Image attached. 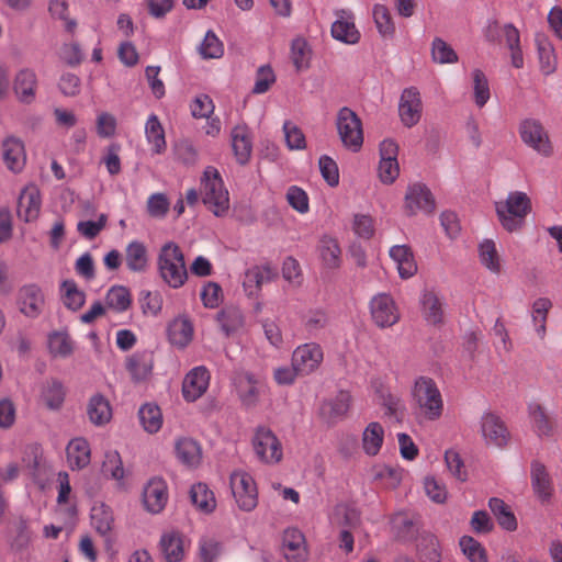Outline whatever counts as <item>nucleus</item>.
Here are the masks:
<instances>
[{
    "instance_id": "4468645a",
    "label": "nucleus",
    "mask_w": 562,
    "mask_h": 562,
    "mask_svg": "<svg viewBox=\"0 0 562 562\" xmlns=\"http://www.w3.org/2000/svg\"><path fill=\"white\" fill-rule=\"evenodd\" d=\"M481 432L485 443L488 446L503 447L509 438V432L504 422L499 416L490 412L481 417Z\"/></svg>"
},
{
    "instance_id": "774afa93",
    "label": "nucleus",
    "mask_w": 562,
    "mask_h": 562,
    "mask_svg": "<svg viewBox=\"0 0 562 562\" xmlns=\"http://www.w3.org/2000/svg\"><path fill=\"white\" fill-rule=\"evenodd\" d=\"M283 131L289 149L300 150L305 148V136L296 125L291 122H285L283 125Z\"/></svg>"
},
{
    "instance_id": "e433bc0d",
    "label": "nucleus",
    "mask_w": 562,
    "mask_h": 562,
    "mask_svg": "<svg viewBox=\"0 0 562 562\" xmlns=\"http://www.w3.org/2000/svg\"><path fill=\"white\" fill-rule=\"evenodd\" d=\"M318 252L327 269H336L340 266L341 250L335 238L323 236L318 244Z\"/></svg>"
},
{
    "instance_id": "680f3d73",
    "label": "nucleus",
    "mask_w": 562,
    "mask_h": 562,
    "mask_svg": "<svg viewBox=\"0 0 562 562\" xmlns=\"http://www.w3.org/2000/svg\"><path fill=\"white\" fill-rule=\"evenodd\" d=\"M432 59L439 64H453L458 61V55L453 48L441 38H435L431 47Z\"/></svg>"
},
{
    "instance_id": "4be33fe9",
    "label": "nucleus",
    "mask_w": 562,
    "mask_h": 562,
    "mask_svg": "<svg viewBox=\"0 0 562 562\" xmlns=\"http://www.w3.org/2000/svg\"><path fill=\"white\" fill-rule=\"evenodd\" d=\"M167 485L161 479H151L144 488L143 501L146 509L157 514L161 512L167 503Z\"/></svg>"
},
{
    "instance_id": "4c0bfd02",
    "label": "nucleus",
    "mask_w": 562,
    "mask_h": 562,
    "mask_svg": "<svg viewBox=\"0 0 562 562\" xmlns=\"http://www.w3.org/2000/svg\"><path fill=\"white\" fill-rule=\"evenodd\" d=\"M193 327L187 318H176L168 326L169 341L179 347H186L192 339Z\"/></svg>"
},
{
    "instance_id": "e2e57ef3",
    "label": "nucleus",
    "mask_w": 562,
    "mask_h": 562,
    "mask_svg": "<svg viewBox=\"0 0 562 562\" xmlns=\"http://www.w3.org/2000/svg\"><path fill=\"white\" fill-rule=\"evenodd\" d=\"M48 10L53 18L59 19L64 22L65 30L67 32H75L77 22L68 16V3L66 0H52L49 2Z\"/></svg>"
},
{
    "instance_id": "39448f33",
    "label": "nucleus",
    "mask_w": 562,
    "mask_h": 562,
    "mask_svg": "<svg viewBox=\"0 0 562 562\" xmlns=\"http://www.w3.org/2000/svg\"><path fill=\"white\" fill-rule=\"evenodd\" d=\"M336 125L345 147L358 151L363 143L362 123L359 116L349 108H342L337 114Z\"/></svg>"
},
{
    "instance_id": "a211bd4d",
    "label": "nucleus",
    "mask_w": 562,
    "mask_h": 562,
    "mask_svg": "<svg viewBox=\"0 0 562 562\" xmlns=\"http://www.w3.org/2000/svg\"><path fill=\"white\" fill-rule=\"evenodd\" d=\"M335 14L337 19L331 24V36L345 44H357L360 40V32L355 25L352 13L346 10H337Z\"/></svg>"
},
{
    "instance_id": "7ed1b4c3",
    "label": "nucleus",
    "mask_w": 562,
    "mask_h": 562,
    "mask_svg": "<svg viewBox=\"0 0 562 562\" xmlns=\"http://www.w3.org/2000/svg\"><path fill=\"white\" fill-rule=\"evenodd\" d=\"M495 207L502 226L508 232H516L522 227L525 217L531 210V202L526 193L515 191L505 201L496 202Z\"/></svg>"
},
{
    "instance_id": "ddd939ff",
    "label": "nucleus",
    "mask_w": 562,
    "mask_h": 562,
    "mask_svg": "<svg viewBox=\"0 0 562 562\" xmlns=\"http://www.w3.org/2000/svg\"><path fill=\"white\" fill-rule=\"evenodd\" d=\"M210 372L201 366L190 370L182 382V395L187 402H195L207 390L210 384Z\"/></svg>"
},
{
    "instance_id": "58836bf2",
    "label": "nucleus",
    "mask_w": 562,
    "mask_h": 562,
    "mask_svg": "<svg viewBox=\"0 0 562 562\" xmlns=\"http://www.w3.org/2000/svg\"><path fill=\"white\" fill-rule=\"evenodd\" d=\"M417 554L423 562H440L441 550L436 536L422 533L417 542Z\"/></svg>"
},
{
    "instance_id": "423d86ee",
    "label": "nucleus",
    "mask_w": 562,
    "mask_h": 562,
    "mask_svg": "<svg viewBox=\"0 0 562 562\" xmlns=\"http://www.w3.org/2000/svg\"><path fill=\"white\" fill-rule=\"evenodd\" d=\"M252 447L258 459L267 464H276L282 460L283 450L274 432L265 426H259L252 437Z\"/></svg>"
},
{
    "instance_id": "13d9d810",
    "label": "nucleus",
    "mask_w": 562,
    "mask_h": 562,
    "mask_svg": "<svg viewBox=\"0 0 562 562\" xmlns=\"http://www.w3.org/2000/svg\"><path fill=\"white\" fill-rule=\"evenodd\" d=\"M222 330L228 336L244 325V316L237 308L222 311L217 315Z\"/></svg>"
},
{
    "instance_id": "cd10ccee",
    "label": "nucleus",
    "mask_w": 562,
    "mask_h": 562,
    "mask_svg": "<svg viewBox=\"0 0 562 562\" xmlns=\"http://www.w3.org/2000/svg\"><path fill=\"white\" fill-rule=\"evenodd\" d=\"M154 359L150 352H140L130 356L126 360V368L136 382L146 380L153 370Z\"/></svg>"
},
{
    "instance_id": "603ef678",
    "label": "nucleus",
    "mask_w": 562,
    "mask_h": 562,
    "mask_svg": "<svg viewBox=\"0 0 562 562\" xmlns=\"http://www.w3.org/2000/svg\"><path fill=\"white\" fill-rule=\"evenodd\" d=\"M130 291L125 286H112L105 295L106 307L116 312H124L131 306Z\"/></svg>"
},
{
    "instance_id": "5fc2aeb1",
    "label": "nucleus",
    "mask_w": 562,
    "mask_h": 562,
    "mask_svg": "<svg viewBox=\"0 0 562 562\" xmlns=\"http://www.w3.org/2000/svg\"><path fill=\"white\" fill-rule=\"evenodd\" d=\"M48 348L54 357L66 358L72 353L74 345L67 333L56 331L49 335Z\"/></svg>"
},
{
    "instance_id": "0e129e2a",
    "label": "nucleus",
    "mask_w": 562,
    "mask_h": 562,
    "mask_svg": "<svg viewBox=\"0 0 562 562\" xmlns=\"http://www.w3.org/2000/svg\"><path fill=\"white\" fill-rule=\"evenodd\" d=\"M224 53V47L220 38L213 31H207L200 46V54L203 58H220Z\"/></svg>"
},
{
    "instance_id": "49530a36",
    "label": "nucleus",
    "mask_w": 562,
    "mask_h": 562,
    "mask_svg": "<svg viewBox=\"0 0 562 562\" xmlns=\"http://www.w3.org/2000/svg\"><path fill=\"white\" fill-rule=\"evenodd\" d=\"M481 263L492 273L498 274L502 270V261L496 245L491 239H485L479 246Z\"/></svg>"
},
{
    "instance_id": "09e8293b",
    "label": "nucleus",
    "mask_w": 562,
    "mask_h": 562,
    "mask_svg": "<svg viewBox=\"0 0 562 562\" xmlns=\"http://www.w3.org/2000/svg\"><path fill=\"white\" fill-rule=\"evenodd\" d=\"M64 305L71 310L78 311L81 308L86 301V294L79 290L74 280H65L60 286Z\"/></svg>"
},
{
    "instance_id": "0eeeda50",
    "label": "nucleus",
    "mask_w": 562,
    "mask_h": 562,
    "mask_svg": "<svg viewBox=\"0 0 562 562\" xmlns=\"http://www.w3.org/2000/svg\"><path fill=\"white\" fill-rule=\"evenodd\" d=\"M519 135L524 144L536 150L538 154L549 157L553 147L549 134L542 123L536 119H525L519 124Z\"/></svg>"
},
{
    "instance_id": "c756f323",
    "label": "nucleus",
    "mask_w": 562,
    "mask_h": 562,
    "mask_svg": "<svg viewBox=\"0 0 562 562\" xmlns=\"http://www.w3.org/2000/svg\"><path fill=\"white\" fill-rule=\"evenodd\" d=\"M89 420L95 426H102L111 420L112 409L109 401L100 395H93L87 405Z\"/></svg>"
},
{
    "instance_id": "aec40b11",
    "label": "nucleus",
    "mask_w": 562,
    "mask_h": 562,
    "mask_svg": "<svg viewBox=\"0 0 562 562\" xmlns=\"http://www.w3.org/2000/svg\"><path fill=\"white\" fill-rule=\"evenodd\" d=\"M37 88V77L33 69H20L13 80V91L16 99L25 104L35 100Z\"/></svg>"
},
{
    "instance_id": "ea45409f",
    "label": "nucleus",
    "mask_w": 562,
    "mask_h": 562,
    "mask_svg": "<svg viewBox=\"0 0 562 562\" xmlns=\"http://www.w3.org/2000/svg\"><path fill=\"white\" fill-rule=\"evenodd\" d=\"M192 504L204 514L212 513L216 507L213 492L204 483H196L190 490Z\"/></svg>"
},
{
    "instance_id": "de8ad7c7",
    "label": "nucleus",
    "mask_w": 562,
    "mask_h": 562,
    "mask_svg": "<svg viewBox=\"0 0 562 562\" xmlns=\"http://www.w3.org/2000/svg\"><path fill=\"white\" fill-rule=\"evenodd\" d=\"M350 406V395L347 392H340L334 400L325 402L321 412L322 415L330 420L344 417Z\"/></svg>"
},
{
    "instance_id": "20e7f679",
    "label": "nucleus",
    "mask_w": 562,
    "mask_h": 562,
    "mask_svg": "<svg viewBox=\"0 0 562 562\" xmlns=\"http://www.w3.org/2000/svg\"><path fill=\"white\" fill-rule=\"evenodd\" d=\"M158 267L161 278L169 286L178 289L187 281L183 254L175 243H168L161 248Z\"/></svg>"
},
{
    "instance_id": "72a5a7b5",
    "label": "nucleus",
    "mask_w": 562,
    "mask_h": 562,
    "mask_svg": "<svg viewBox=\"0 0 562 562\" xmlns=\"http://www.w3.org/2000/svg\"><path fill=\"white\" fill-rule=\"evenodd\" d=\"M552 301L549 297H538L531 306V321L540 339L547 334V318L549 311L552 308Z\"/></svg>"
},
{
    "instance_id": "f3484780",
    "label": "nucleus",
    "mask_w": 562,
    "mask_h": 562,
    "mask_svg": "<svg viewBox=\"0 0 562 562\" xmlns=\"http://www.w3.org/2000/svg\"><path fill=\"white\" fill-rule=\"evenodd\" d=\"M282 553L288 562H305L307 548L304 535L295 528H288L282 537Z\"/></svg>"
},
{
    "instance_id": "5701e85b",
    "label": "nucleus",
    "mask_w": 562,
    "mask_h": 562,
    "mask_svg": "<svg viewBox=\"0 0 562 562\" xmlns=\"http://www.w3.org/2000/svg\"><path fill=\"white\" fill-rule=\"evenodd\" d=\"M238 396L246 407L256 405L262 390V383L249 372L240 373L236 379Z\"/></svg>"
},
{
    "instance_id": "f8f14e48",
    "label": "nucleus",
    "mask_w": 562,
    "mask_h": 562,
    "mask_svg": "<svg viewBox=\"0 0 562 562\" xmlns=\"http://www.w3.org/2000/svg\"><path fill=\"white\" fill-rule=\"evenodd\" d=\"M434 210V196L425 184L414 183L408 187L405 194V211L408 215L417 212L432 213Z\"/></svg>"
},
{
    "instance_id": "69168bd1",
    "label": "nucleus",
    "mask_w": 562,
    "mask_h": 562,
    "mask_svg": "<svg viewBox=\"0 0 562 562\" xmlns=\"http://www.w3.org/2000/svg\"><path fill=\"white\" fill-rule=\"evenodd\" d=\"M319 170L324 180L330 187H336L339 183L338 166L333 158L323 155L318 160Z\"/></svg>"
},
{
    "instance_id": "2eb2a0df",
    "label": "nucleus",
    "mask_w": 562,
    "mask_h": 562,
    "mask_svg": "<svg viewBox=\"0 0 562 562\" xmlns=\"http://www.w3.org/2000/svg\"><path fill=\"white\" fill-rule=\"evenodd\" d=\"M41 192L33 184H27L20 193L18 201V217L26 223L35 221L41 212Z\"/></svg>"
},
{
    "instance_id": "a18cd8bd",
    "label": "nucleus",
    "mask_w": 562,
    "mask_h": 562,
    "mask_svg": "<svg viewBox=\"0 0 562 562\" xmlns=\"http://www.w3.org/2000/svg\"><path fill=\"white\" fill-rule=\"evenodd\" d=\"M160 549L168 562H179L184 554L182 539L178 532L173 531L161 537Z\"/></svg>"
},
{
    "instance_id": "4d7b16f0",
    "label": "nucleus",
    "mask_w": 562,
    "mask_h": 562,
    "mask_svg": "<svg viewBox=\"0 0 562 562\" xmlns=\"http://www.w3.org/2000/svg\"><path fill=\"white\" fill-rule=\"evenodd\" d=\"M373 20L380 35L383 37L393 36L395 26L392 21L390 11L385 5L375 4L373 7Z\"/></svg>"
},
{
    "instance_id": "9d476101",
    "label": "nucleus",
    "mask_w": 562,
    "mask_h": 562,
    "mask_svg": "<svg viewBox=\"0 0 562 562\" xmlns=\"http://www.w3.org/2000/svg\"><path fill=\"white\" fill-rule=\"evenodd\" d=\"M324 358L322 347L316 342H307L296 347L292 353V366L301 375L314 372Z\"/></svg>"
},
{
    "instance_id": "6e6552de",
    "label": "nucleus",
    "mask_w": 562,
    "mask_h": 562,
    "mask_svg": "<svg viewBox=\"0 0 562 562\" xmlns=\"http://www.w3.org/2000/svg\"><path fill=\"white\" fill-rule=\"evenodd\" d=\"M232 493L239 509L251 512L258 504V491L252 476L237 471L231 475Z\"/></svg>"
},
{
    "instance_id": "a878e982",
    "label": "nucleus",
    "mask_w": 562,
    "mask_h": 562,
    "mask_svg": "<svg viewBox=\"0 0 562 562\" xmlns=\"http://www.w3.org/2000/svg\"><path fill=\"white\" fill-rule=\"evenodd\" d=\"M530 476L533 492L538 498L542 502L549 501L552 495L553 487L550 475L544 465L538 461H533L531 463Z\"/></svg>"
},
{
    "instance_id": "b1692460",
    "label": "nucleus",
    "mask_w": 562,
    "mask_h": 562,
    "mask_svg": "<svg viewBox=\"0 0 562 562\" xmlns=\"http://www.w3.org/2000/svg\"><path fill=\"white\" fill-rule=\"evenodd\" d=\"M423 317L428 324L439 325L443 321V303L441 297L434 290H424L420 299Z\"/></svg>"
},
{
    "instance_id": "bf43d9fd",
    "label": "nucleus",
    "mask_w": 562,
    "mask_h": 562,
    "mask_svg": "<svg viewBox=\"0 0 562 562\" xmlns=\"http://www.w3.org/2000/svg\"><path fill=\"white\" fill-rule=\"evenodd\" d=\"M473 77V91L474 102L479 108H483L490 100V87L486 76L480 69H474Z\"/></svg>"
},
{
    "instance_id": "dca6fc26",
    "label": "nucleus",
    "mask_w": 562,
    "mask_h": 562,
    "mask_svg": "<svg viewBox=\"0 0 562 562\" xmlns=\"http://www.w3.org/2000/svg\"><path fill=\"white\" fill-rule=\"evenodd\" d=\"M44 302V294L36 284H26L19 290V310L29 318H36L41 315Z\"/></svg>"
},
{
    "instance_id": "2f4dec72",
    "label": "nucleus",
    "mask_w": 562,
    "mask_h": 562,
    "mask_svg": "<svg viewBox=\"0 0 562 562\" xmlns=\"http://www.w3.org/2000/svg\"><path fill=\"white\" fill-rule=\"evenodd\" d=\"M232 147L237 161L241 165L248 162L251 155V142L245 126H236L232 131Z\"/></svg>"
},
{
    "instance_id": "1a4fd4ad",
    "label": "nucleus",
    "mask_w": 562,
    "mask_h": 562,
    "mask_svg": "<svg viewBox=\"0 0 562 562\" xmlns=\"http://www.w3.org/2000/svg\"><path fill=\"white\" fill-rule=\"evenodd\" d=\"M370 312L373 322L381 328L391 327L400 319L398 307L387 293H379L372 297Z\"/></svg>"
},
{
    "instance_id": "f03ea898",
    "label": "nucleus",
    "mask_w": 562,
    "mask_h": 562,
    "mask_svg": "<svg viewBox=\"0 0 562 562\" xmlns=\"http://www.w3.org/2000/svg\"><path fill=\"white\" fill-rule=\"evenodd\" d=\"M201 194L203 203L215 216H223L229 209V194L223 179L215 167L204 169L201 178Z\"/></svg>"
},
{
    "instance_id": "bb28decb",
    "label": "nucleus",
    "mask_w": 562,
    "mask_h": 562,
    "mask_svg": "<svg viewBox=\"0 0 562 562\" xmlns=\"http://www.w3.org/2000/svg\"><path fill=\"white\" fill-rule=\"evenodd\" d=\"M390 257L397 266L398 274L408 279L417 272V265L411 248L406 245H395L390 249Z\"/></svg>"
},
{
    "instance_id": "393cba45",
    "label": "nucleus",
    "mask_w": 562,
    "mask_h": 562,
    "mask_svg": "<svg viewBox=\"0 0 562 562\" xmlns=\"http://www.w3.org/2000/svg\"><path fill=\"white\" fill-rule=\"evenodd\" d=\"M277 277L278 273L271 266H255L246 271L243 284L248 295H255L265 283L273 281Z\"/></svg>"
},
{
    "instance_id": "f704fd0d",
    "label": "nucleus",
    "mask_w": 562,
    "mask_h": 562,
    "mask_svg": "<svg viewBox=\"0 0 562 562\" xmlns=\"http://www.w3.org/2000/svg\"><path fill=\"white\" fill-rule=\"evenodd\" d=\"M91 525L102 537H108L113 529L114 517L111 508L104 504H97L91 508Z\"/></svg>"
},
{
    "instance_id": "f257e3e1",
    "label": "nucleus",
    "mask_w": 562,
    "mask_h": 562,
    "mask_svg": "<svg viewBox=\"0 0 562 562\" xmlns=\"http://www.w3.org/2000/svg\"><path fill=\"white\" fill-rule=\"evenodd\" d=\"M412 408L419 420H438L443 412V400L436 382L428 376L415 379L412 390Z\"/></svg>"
},
{
    "instance_id": "9b49d317",
    "label": "nucleus",
    "mask_w": 562,
    "mask_h": 562,
    "mask_svg": "<svg viewBox=\"0 0 562 562\" xmlns=\"http://www.w3.org/2000/svg\"><path fill=\"white\" fill-rule=\"evenodd\" d=\"M423 112V103L418 89L416 87L405 88L398 102V115L401 122L406 127L415 126Z\"/></svg>"
},
{
    "instance_id": "7c9ffc66",
    "label": "nucleus",
    "mask_w": 562,
    "mask_h": 562,
    "mask_svg": "<svg viewBox=\"0 0 562 562\" xmlns=\"http://www.w3.org/2000/svg\"><path fill=\"white\" fill-rule=\"evenodd\" d=\"M67 459L71 469H82L90 463V447L86 439L75 438L67 446Z\"/></svg>"
},
{
    "instance_id": "6ab92c4d",
    "label": "nucleus",
    "mask_w": 562,
    "mask_h": 562,
    "mask_svg": "<svg viewBox=\"0 0 562 562\" xmlns=\"http://www.w3.org/2000/svg\"><path fill=\"white\" fill-rule=\"evenodd\" d=\"M528 417L531 429L539 438H549L554 435L557 423L541 404L537 402L529 403Z\"/></svg>"
},
{
    "instance_id": "c85d7f7f",
    "label": "nucleus",
    "mask_w": 562,
    "mask_h": 562,
    "mask_svg": "<svg viewBox=\"0 0 562 562\" xmlns=\"http://www.w3.org/2000/svg\"><path fill=\"white\" fill-rule=\"evenodd\" d=\"M178 460L188 467H196L202 458L200 445L192 438L183 437L176 441Z\"/></svg>"
},
{
    "instance_id": "c9c22d12",
    "label": "nucleus",
    "mask_w": 562,
    "mask_h": 562,
    "mask_svg": "<svg viewBox=\"0 0 562 562\" xmlns=\"http://www.w3.org/2000/svg\"><path fill=\"white\" fill-rule=\"evenodd\" d=\"M125 262L133 272H144L148 266L147 250L143 243L134 240L125 249Z\"/></svg>"
},
{
    "instance_id": "412c9836",
    "label": "nucleus",
    "mask_w": 562,
    "mask_h": 562,
    "mask_svg": "<svg viewBox=\"0 0 562 562\" xmlns=\"http://www.w3.org/2000/svg\"><path fill=\"white\" fill-rule=\"evenodd\" d=\"M2 157L9 170L20 172L26 162L23 142L14 136H8L2 142Z\"/></svg>"
},
{
    "instance_id": "473e14b6",
    "label": "nucleus",
    "mask_w": 562,
    "mask_h": 562,
    "mask_svg": "<svg viewBox=\"0 0 562 562\" xmlns=\"http://www.w3.org/2000/svg\"><path fill=\"white\" fill-rule=\"evenodd\" d=\"M536 44L541 72L546 76L553 74L557 69V57L552 44L543 34H537Z\"/></svg>"
},
{
    "instance_id": "338daca9",
    "label": "nucleus",
    "mask_w": 562,
    "mask_h": 562,
    "mask_svg": "<svg viewBox=\"0 0 562 562\" xmlns=\"http://www.w3.org/2000/svg\"><path fill=\"white\" fill-rule=\"evenodd\" d=\"M328 324L327 314L322 310L310 311L304 318V328L311 335H316Z\"/></svg>"
},
{
    "instance_id": "c03bdc74",
    "label": "nucleus",
    "mask_w": 562,
    "mask_h": 562,
    "mask_svg": "<svg viewBox=\"0 0 562 562\" xmlns=\"http://www.w3.org/2000/svg\"><path fill=\"white\" fill-rule=\"evenodd\" d=\"M503 38L505 45L510 50L512 65L515 68H521L524 66V57L520 48V35L518 30L513 24L504 25Z\"/></svg>"
},
{
    "instance_id": "8fccbe9b",
    "label": "nucleus",
    "mask_w": 562,
    "mask_h": 562,
    "mask_svg": "<svg viewBox=\"0 0 562 562\" xmlns=\"http://www.w3.org/2000/svg\"><path fill=\"white\" fill-rule=\"evenodd\" d=\"M138 416L144 429L150 434L157 432L162 425L160 408L155 404H145L138 411Z\"/></svg>"
},
{
    "instance_id": "3c124183",
    "label": "nucleus",
    "mask_w": 562,
    "mask_h": 562,
    "mask_svg": "<svg viewBox=\"0 0 562 562\" xmlns=\"http://www.w3.org/2000/svg\"><path fill=\"white\" fill-rule=\"evenodd\" d=\"M41 398L49 409H58L65 400V390L59 381L47 382L42 390Z\"/></svg>"
},
{
    "instance_id": "a19ab883",
    "label": "nucleus",
    "mask_w": 562,
    "mask_h": 562,
    "mask_svg": "<svg viewBox=\"0 0 562 562\" xmlns=\"http://www.w3.org/2000/svg\"><path fill=\"white\" fill-rule=\"evenodd\" d=\"M384 430L381 424L370 423L362 434V448L366 454L376 456L382 447Z\"/></svg>"
},
{
    "instance_id": "052dcab7",
    "label": "nucleus",
    "mask_w": 562,
    "mask_h": 562,
    "mask_svg": "<svg viewBox=\"0 0 562 562\" xmlns=\"http://www.w3.org/2000/svg\"><path fill=\"white\" fill-rule=\"evenodd\" d=\"M392 528L395 536L404 541L412 539L415 535L413 519L403 513H398L392 518Z\"/></svg>"
},
{
    "instance_id": "6e6d98bb",
    "label": "nucleus",
    "mask_w": 562,
    "mask_h": 562,
    "mask_svg": "<svg viewBox=\"0 0 562 562\" xmlns=\"http://www.w3.org/2000/svg\"><path fill=\"white\" fill-rule=\"evenodd\" d=\"M459 544L463 554L470 562H487L486 550L473 537L463 536Z\"/></svg>"
},
{
    "instance_id": "79ce46f5",
    "label": "nucleus",
    "mask_w": 562,
    "mask_h": 562,
    "mask_svg": "<svg viewBox=\"0 0 562 562\" xmlns=\"http://www.w3.org/2000/svg\"><path fill=\"white\" fill-rule=\"evenodd\" d=\"M488 507L503 529L507 531H514L517 529L516 517L503 499L497 497L490 498Z\"/></svg>"
},
{
    "instance_id": "864d4df0",
    "label": "nucleus",
    "mask_w": 562,
    "mask_h": 562,
    "mask_svg": "<svg viewBox=\"0 0 562 562\" xmlns=\"http://www.w3.org/2000/svg\"><path fill=\"white\" fill-rule=\"evenodd\" d=\"M291 59L297 71H302L308 68L311 49L304 38L297 37L293 40L291 45Z\"/></svg>"
},
{
    "instance_id": "37998d69",
    "label": "nucleus",
    "mask_w": 562,
    "mask_h": 562,
    "mask_svg": "<svg viewBox=\"0 0 562 562\" xmlns=\"http://www.w3.org/2000/svg\"><path fill=\"white\" fill-rule=\"evenodd\" d=\"M145 134L147 142L153 145L154 154H161L166 150L165 131L157 115H149L145 125Z\"/></svg>"
}]
</instances>
